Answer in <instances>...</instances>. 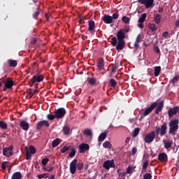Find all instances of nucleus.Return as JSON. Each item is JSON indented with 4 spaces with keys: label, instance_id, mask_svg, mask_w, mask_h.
Returning <instances> with one entry per match:
<instances>
[{
    "label": "nucleus",
    "instance_id": "nucleus-32",
    "mask_svg": "<svg viewBox=\"0 0 179 179\" xmlns=\"http://www.w3.org/2000/svg\"><path fill=\"white\" fill-rule=\"evenodd\" d=\"M147 16H148V14H146V13H143L141 17L138 19V23H143V22L146 20Z\"/></svg>",
    "mask_w": 179,
    "mask_h": 179
},
{
    "label": "nucleus",
    "instance_id": "nucleus-43",
    "mask_svg": "<svg viewBox=\"0 0 179 179\" xmlns=\"http://www.w3.org/2000/svg\"><path fill=\"white\" fill-rule=\"evenodd\" d=\"M134 170H135V168H134L132 166H129L127 169L126 173H127V174H132V173H134Z\"/></svg>",
    "mask_w": 179,
    "mask_h": 179
},
{
    "label": "nucleus",
    "instance_id": "nucleus-12",
    "mask_svg": "<svg viewBox=\"0 0 179 179\" xmlns=\"http://www.w3.org/2000/svg\"><path fill=\"white\" fill-rule=\"evenodd\" d=\"M114 160H107L103 163V167L106 169V170H110V169H113L114 167Z\"/></svg>",
    "mask_w": 179,
    "mask_h": 179
},
{
    "label": "nucleus",
    "instance_id": "nucleus-27",
    "mask_svg": "<svg viewBox=\"0 0 179 179\" xmlns=\"http://www.w3.org/2000/svg\"><path fill=\"white\" fill-rule=\"evenodd\" d=\"M148 29L151 30V31H156V30H157V25H156V24L149 23Z\"/></svg>",
    "mask_w": 179,
    "mask_h": 179
},
{
    "label": "nucleus",
    "instance_id": "nucleus-36",
    "mask_svg": "<svg viewBox=\"0 0 179 179\" xmlns=\"http://www.w3.org/2000/svg\"><path fill=\"white\" fill-rule=\"evenodd\" d=\"M49 177H50V173H47L38 175V176H37V178H38V179H41V178H48Z\"/></svg>",
    "mask_w": 179,
    "mask_h": 179
},
{
    "label": "nucleus",
    "instance_id": "nucleus-28",
    "mask_svg": "<svg viewBox=\"0 0 179 179\" xmlns=\"http://www.w3.org/2000/svg\"><path fill=\"white\" fill-rule=\"evenodd\" d=\"M139 132H141V129L139 127L136 128L131 134L132 138H136L137 135H139Z\"/></svg>",
    "mask_w": 179,
    "mask_h": 179
},
{
    "label": "nucleus",
    "instance_id": "nucleus-61",
    "mask_svg": "<svg viewBox=\"0 0 179 179\" xmlns=\"http://www.w3.org/2000/svg\"><path fill=\"white\" fill-rule=\"evenodd\" d=\"M28 93H29V95L31 96L32 97V96L34 95V92H33V90L31 89H29L27 90Z\"/></svg>",
    "mask_w": 179,
    "mask_h": 179
},
{
    "label": "nucleus",
    "instance_id": "nucleus-24",
    "mask_svg": "<svg viewBox=\"0 0 179 179\" xmlns=\"http://www.w3.org/2000/svg\"><path fill=\"white\" fill-rule=\"evenodd\" d=\"M154 20L156 24H160V22H162V15L156 14L154 15Z\"/></svg>",
    "mask_w": 179,
    "mask_h": 179
},
{
    "label": "nucleus",
    "instance_id": "nucleus-50",
    "mask_svg": "<svg viewBox=\"0 0 179 179\" xmlns=\"http://www.w3.org/2000/svg\"><path fill=\"white\" fill-rule=\"evenodd\" d=\"M75 155H76V151L75 150V149H72L71 152L69 154V156L70 157H75Z\"/></svg>",
    "mask_w": 179,
    "mask_h": 179
},
{
    "label": "nucleus",
    "instance_id": "nucleus-5",
    "mask_svg": "<svg viewBox=\"0 0 179 179\" xmlns=\"http://www.w3.org/2000/svg\"><path fill=\"white\" fill-rule=\"evenodd\" d=\"M138 3L145 6L146 9H149L150 8H153L155 4V0H138Z\"/></svg>",
    "mask_w": 179,
    "mask_h": 179
},
{
    "label": "nucleus",
    "instance_id": "nucleus-40",
    "mask_svg": "<svg viewBox=\"0 0 179 179\" xmlns=\"http://www.w3.org/2000/svg\"><path fill=\"white\" fill-rule=\"evenodd\" d=\"M130 21H131V19L129 17L123 16L122 17V22L125 23V24H128V23H129Z\"/></svg>",
    "mask_w": 179,
    "mask_h": 179
},
{
    "label": "nucleus",
    "instance_id": "nucleus-22",
    "mask_svg": "<svg viewBox=\"0 0 179 179\" xmlns=\"http://www.w3.org/2000/svg\"><path fill=\"white\" fill-rule=\"evenodd\" d=\"M141 41L142 36H141V34H138L134 45V48H139V43H141Z\"/></svg>",
    "mask_w": 179,
    "mask_h": 179
},
{
    "label": "nucleus",
    "instance_id": "nucleus-26",
    "mask_svg": "<svg viewBox=\"0 0 179 179\" xmlns=\"http://www.w3.org/2000/svg\"><path fill=\"white\" fill-rule=\"evenodd\" d=\"M106 138H107V133L103 132L101 133L98 138V141L99 142H103V141H104L106 139Z\"/></svg>",
    "mask_w": 179,
    "mask_h": 179
},
{
    "label": "nucleus",
    "instance_id": "nucleus-15",
    "mask_svg": "<svg viewBox=\"0 0 179 179\" xmlns=\"http://www.w3.org/2000/svg\"><path fill=\"white\" fill-rule=\"evenodd\" d=\"M163 143L165 149H170L173 146V141L171 140L164 139Z\"/></svg>",
    "mask_w": 179,
    "mask_h": 179
},
{
    "label": "nucleus",
    "instance_id": "nucleus-39",
    "mask_svg": "<svg viewBox=\"0 0 179 179\" xmlns=\"http://www.w3.org/2000/svg\"><path fill=\"white\" fill-rule=\"evenodd\" d=\"M117 81H115V80H114V79H110V82H109V85H110V87H115L116 86H117Z\"/></svg>",
    "mask_w": 179,
    "mask_h": 179
},
{
    "label": "nucleus",
    "instance_id": "nucleus-10",
    "mask_svg": "<svg viewBox=\"0 0 179 179\" xmlns=\"http://www.w3.org/2000/svg\"><path fill=\"white\" fill-rule=\"evenodd\" d=\"M158 160L161 162V163H167L169 162V157L166 152H161L158 155Z\"/></svg>",
    "mask_w": 179,
    "mask_h": 179
},
{
    "label": "nucleus",
    "instance_id": "nucleus-54",
    "mask_svg": "<svg viewBox=\"0 0 179 179\" xmlns=\"http://www.w3.org/2000/svg\"><path fill=\"white\" fill-rule=\"evenodd\" d=\"M149 162L148 160H145L143 164V170H146L148 169Z\"/></svg>",
    "mask_w": 179,
    "mask_h": 179
},
{
    "label": "nucleus",
    "instance_id": "nucleus-51",
    "mask_svg": "<svg viewBox=\"0 0 179 179\" xmlns=\"http://www.w3.org/2000/svg\"><path fill=\"white\" fill-rule=\"evenodd\" d=\"M119 17L120 14L118 13H115L113 14L112 20H116V19H118Z\"/></svg>",
    "mask_w": 179,
    "mask_h": 179
},
{
    "label": "nucleus",
    "instance_id": "nucleus-2",
    "mask_svg": "<svg viewBox=\"0 0 179 179\" xmlns=\"http://www.w3.org/2000/svg\"><path fill=\"white\" fill-rule=\"evenodd\" d=\"M0 81L4 84V92H6V90H8V89H12V87H13V83H15V82H13V80H12L10 78L3 77L0 78Z\"/></svg>",
    "mask_w": 179,
    "mask_h": 179
},
{
    "label": "nucleus",
    "instance_id": "nucleus-33",
    "mask_svg": "<svg viewBox=\"0 0 179 179\" xmlns=\"http://www.w3.org/2000/svg\"><path fill=\"white\" fill-rule=\"evenodd\" d=\"M62 131L64 135H68L71 132V128L68 126H64L63 127Z\"/></svg>",
    "mask_w": 179,
    "mask_h": 179
},
{
    "label": "nucleus",
    "instance_id": "nucleus-58",
    "mask_svg": "<svg viewBox=\"0 0 179 179\" xmlns=\"http://www.w3.org/2000/svg\"><path fill=\"white\" fill-rule=\"evenodd\" d=\"M78 19H79V23H80V24L85 23V19H83V15H80L78 17Z\"/></svg>",
    "mask_w": 179,
    "mask_h": 179
},
{
    "label": "nucleus",
    "instance_id": "nucleus-7",
    "mask_svg": "<svg viewBox=\"0 0 179 179\" xmlns=\"http://www.w3.org/2000/svg\"><path fill=\"white\" fill-rule=\"evenodd\" d=\"M44 80V75H35L32 77L31 79V82L32 85H34V83H40V82H43Z\"/></svg>",
    "mask_w": 179,
    "mask_h": 179
},
{
    "label": "nucleus",
    "instance_id": "nucleus-46",
    "mask_svg": "<svg viewBox=\"0 0 179 179\" xmlns=\"http://www.w3.org/2000/svg\"><path fill=\"white\" fill-rule=\"evenodd\" d=\"M0 128H1L2 129H6V128H8V124H6V123H5L4 122L1 121Z\"/></svg>",
    "mask_w": 179,
    "mask_h": 179
},
{
    "label": "nucleus",
    "instance_id": "nucleus-55",
    "mask_svg": "<svg viewBox=\"0 0 179 179\" xmlns=\"http://www.w3.org/2000/svg\"><path fill=\"white\" fill-rule=\"evenodd\" d=\"M143 178L144 179H152V174H150V173H145L143 176Z\"/></svg>",
    "mask_w": 179,
    "mask_h": 179
},
{
    "label": "nucleus",
    "instance_id": "nucleus-64",
    "mask_svg": "<svg viewBox=\"0 0 179 179\" xmlns=\"http://www.w3.org/2000/svg\"><path fill=\"white\" fill-rule=\"evenodd\" d=\"M175 26L177 29H178L179 27V20H176V24H175Z\"/></svg>",
    "mask_w": 179,
    "mask_h": 179
},
{
    "label": "nucleus",
    "instance_id": "nucleus-20",
    "mask_svg": "<svg viewBox=\"0 0 179 179\" xmlns=\"http://www.w3.org/2000/svg\"><path fill=\"white\" fill-rule=\"evenodd\" d=\"M20 125L24 131H27L29 129V122L24 120L21 121Z\"/></svg>",
    "mask_w": 179,
    "mask_h": 179
},
{
    "label": "nucleus",
    "instance_id": "nucleus-48",
    "mask_svg": "<svg viewBox=\"0 0 179 179\" xmlns=\"http://www.w3.org/2000/svg\"><path fill=\"white\" fill-rule=\"evenodd\" d=\"M65 115V113H56L55 117L56 118H62Z\"/></svg>",
    "mask_w": 179,
    "mask_h": 179
},
{
    "label": "nucleus",
    "instance_id": "nucleus-6",
    "mask_svg": "<svg viewBox=\"0 0 179 179\" xmlns=\"http://www.w3.org/2000/svg\"><path fill=\"white\" fill-rule=\"evenodd\" d=\"M166 132H167V124L164 123L161 129L159 127H156V134L159 135L160 134L161 136H163V135H166Z\"/></svg>",
    "mask_w": 179,
    "mask_h": 179
},
{
    "label": "nucleus",
    "instance_id": "nucleus-63",
    "mask_svg": "<svg viewBox=\"0 0 179 179\" xmlns=\"http://www.w3.org/2000/svg\"><path fill=\"white\" fill-rule=\"evenodd\" d=\"M138 152V150L136 149V148H133L131 150V154L132 155H136V153Z\"/></svg>",
    "mask_w": 179,
    "mask_h": 179
},
{
    "label": "nucleus",
    "instance_id": "nucleus-18",
    "mask_svg": "<svg viewBox=\"0 0 179 179\" xmlns=\"http://www.w3.org/2000/svg\"><path fill=\"white\" fill-rule=\"evenodd\" d=\"M96 66L99 71H101V69H104V59L100 58L96 64Z\"/></svg>",
    "mask_w": 179,
    "mask_h": 179
},
{
    "label": "nucleus",
    "instance_id": "nucleus-34",
    "mask_svg": "<svg viewBox=\"0 0 179 179\" xmlns=\"http://www.w3.org/2000/svg\"><path fill=\"white\" fill-rule=\"evenodd\" d=\"M168 113H179V107L175 106L173 108H170L168 110Z\"/></svg>",
    "mask_w": 179,
    "mask_h": 179
},
{
    "label": "nucleus",
    "instance_id": "nucleus-30",
    "mask_svg": "<svg viewBox=\"0 0 179 179\" xmlns=\"http://www.w3.org/2000/svg\"><path fill=\"white\" fill-rule=\"evenodd\" d=\"M61 143V139L56 138L52 142V148H57Z\"/></svg>",
    "mask_w": 179,
    "mask_h": 179
},
{
    "label": "nucleus",
    "instance_id": "nucleus-21",
    "mask_svg": "<svg viewBox=\"0 0 179 179\" xmlns=\"http://www.w3.org/2000/svg\"><path fill=\"white\" fill-rule=\"evenodd\" d=\"M88 31H94V29H96V24H94V21L90 20L88 22Z\"/></svg>",
    "mask_w": 179,
    "mask_h": 179
},
{
    "label": "nucleus",
    "instance_id": "nucleus-17",
    "mask_svg": "<svg viewBox=\"0 0 179 179\" xmlns=\"http://www.w3.org/2000/svg\"><path fill=\"white\" fill-rule=\"evenodd\" d=\"M103 22L106 24H111L113 23V17L109 15H105L103 16Z\"/></svg>",
    "mask_w": 179,
    "mask_h": 179
},
{
    "label": "nucleus",
    "instance_id": "nucleus-37",
    "mask_svg": "<svg viewBox=\"0 0 179 179\" xmlns=\"http://www.w3.org/2000/svg\"><path fill=\"white\" fill-rule=\"evenodd\" d=\"M40 13H41V10L38 9V10H36L34 13L32 14V17H34V19L37 20V19H38V16H40Z\"/></svg>",
    "mask_w": 179,
    "mask_h": 179
},
{
    "label": "nucleus",
    "instance_id": "nucleus-1",
    "mask_svg": "<svg viewBox=\"0 0 179 179\" xmlns=\"http://www.w3.org/2000/svg\"><path fill=\"white\" fill-rule=\"evenodd\" d=\"M155 108V113H161L162 110L164 108V101H155L152 103L150 106L144 110V113H152Z\"/></svg>",
    "mask_w": 179,
    "mask_h": 179
},
{
    "label": "nucleus",
    "instance_id": "nucleus-56",
    "mask_svg": "<svg viewBox=\"0 0 179 179\" xmlns=\"http://www.w3.org/2000/svg\"><path fill=\"white\" fill-rule=\"evenodd\" d=\"M31 155H33V154H31L30 152H28L27 151L26 155H25V156H26V159H27V160H30V159L31 158Z\"/></svg>",
    "mask_w": 179,
    "mask_h": 179
},
{
    "label": "nucleus",
    "instance_id": "nucleus-41",
    "mask_svg": "<svg viewBox=\"0 0 179 179\" xmlns=\"http://www.w3.org/2000/svg\"><path fill=\"white\" fill-rule=\"evenodd\" d=\"M179 80V76H176L173 77V79L170 80V83H172V85H175V83H177Z\"/></svg>",
    "mask_w": 179,
    "mask_h": 179
},
{
    "label": "nucleus",
    "instance_id": "nucleus-45",
    "mask_svg": "<svg viewBox=\"0 0 179 179\" xmlns=\"http://www.w3.org/2000/svg\"><path fill=\"white\" fill-rule=\"evenodd\" d=\"M83 166H84V164L82 162H77L76 164V167H77V169L78 170H82V169H83Z\"/></svg>",
    "mask_w": 179,
    "mask_h": 179
},
{
    "label": "nucleus",
    "instance_id": "nucleus-8",
    "mask_svg": "<svg viewBox=\"0 0 179 179\" xmlns=\"http://www.w3.org/2000/svg\"><path fill=\"white\" fill-rule=\"evenodd\" d=\"M13 145H10L8 148H4L3 149V155L6 156V157H10L13 155Z\"/></svg>",
    "mask_w": 179,
    "mask_h": 179
},
{
    "label": "nucleus",
    "instance_id": "nucleus-29",
    "mask_svg": "<svg viewBox=\"0 0 179 179\" xmlns=\"http://www.w3.org/2000/svg\"><path fill=\"white\" fill-rule=\"evenodd\" d=\"M11 179H22V173L20 172L14 173Z\"/></svg>",
    "mask_w": 179,
    "mask_h": 179
},
{
    "label": "nucleus",
    "instance_id": "nucleus-49",
    "mask_svg": "<svg viewBox=\"0 0 179 179\" xmlns=\"http://www.w3.org/2000/svg\"><path fill=\"white\" fill-rule=\"evenodd\" d=\"M48 162H50V159H48V158H44L42 159L41 164H43V166H47V163H48Z\"/></svg>",
    "mask_w": 179,
    "mask_h": 179
},
{
    "label": "nucleus",
    "instance_id": "nucleus-23",
    "mask_svg": "<svg viewBox=\"0 0 179 179\" xmlns=\"http://www.w3.org/2000/svg\"><path fill=\"white\" fill-rule=\"evenodd\" d=\"M8 64L10 68H16V66H17V62L12 59L8 60Z\"/></svg>",
    "mask_w": 179,
    "mask_h": 179
},
{
    "label": "nucleus",
    "instance_id": "nucleus-16",
    "mask_svg": "<svg viewBox=\"0 0 179 179\" xmlns=\"http://www.w3.org/2000/svg\"><path fill=\"white\" fill-rule=\"evenodd\" d=\"M124 47H125V41H118L117 45H116V50L117 51H121V50H124Z\"/></svg>",
    "mask_w": 179,
    "mask_h": 179
},
{
    "label": "nucleus",
    "instance_id": "nucleus-9",
    "mask_svg": "<svg viewBox=\"0 0 179 179\" xmlns=\"http://www.w3.org/2000/svg\"><path fill=\"white\" fill-rule=\"evenodd\" d=\"M79 153H86L89 149H90V146L87 143H81L78 146Z\"/></svg>",
    "mask_w": 179,
    "mask_h": 179
},
{
    "label": "nucleus",
    "instance_id": "nucleus-52",
    "mask_svg": "<svg viewBox=\"0 0 179 179\" xmlns=\"http://www.w3.org/2000/svg\"><path fill=\"white\" fill-rule=\"evenodd\" d=\"M55 113H66V110H65V108H59L58 109H57Z\"/></svg>",
    "mask_w": 179,
    "mask_h": 179
},
{
    "label": "nucleus",
    "instance_id": "nucleus-11",
    "mask_svg": "<svg viewBox=\"0 0 179 179\" xmlns=\"http://www.w3.org/2000/svg\"><path fill=\"white\" fill-rule=\"evenodd\" d=\"M78 163V159H73L71 164H70V172L71 173V174H74L75 173H76V164Z\"/></svg>",
    "mask_w": 179,
    "mask_h": 179
},
{
    "label": "nucleus",
    "instance_id": "nucleus-3",
    "mask_svg": "<svg viewBox=\"0 0 179 179\" xmlns=\"http://www.w3.org/2000/svg\"><path fill=\"white\" fill-rule=\"evenodd\" d=\"M178 119L171 120L169 123V131L172 135H176V132H177V130L178 129Z\"/></svg>",
    "mask_w": 179,
    "mask_h": 179
},
{
    "label": "nucleus",
    "instance_id": "nucleus-14",
    "mask_svg": "<svg viewBox=\"0 0 179 179\" xmlns=\"http://www.w3.org/2000/svg\"><path fill=\"white\" fill-rule=\"evenodd\" d=\"M43 127H50V123H48V121L42 120L38 123V124H37L38 129H41V128H43Z\"/></svg>",
    "mask_w": 179,
    "mask_h": 179
},
{
    "label": "nucleus",
    "instance_id": "nucleus-25",
    "mask_svg": "<svg viewBox=\"0 0 179 179\" xmlns=\"http://www.w3.org/2000/svg\"><path fill=\"white\" fill-rule=\"evenodd\" d=\"M154 71H155V76L157 77L160 75V73L162 72V67L160 66H155L154 67Z\"/></svg>",
    "mask_w": 179,
    "mask_h": 179
},
{
    "label": "nucleus",
    "instance_id": "nucleus-42",
    "mask_svg": "<svg viewBox=\"0 0 179 179\" xmlns=\"http://www.w3.org/2000/svg\"><path fill=\"white\" fill-rule=\"evenodd\" d=\"M84 135H86L87 136H92L93 133L92 132V130L87 129L84 131Z\"/></svg>",
    "mask_w": 179,
    "mask_h": 179
},
{
    "label": "nucleus",
    "instance_id": "nucleus-62",
    "mask_svg": "<svg viewBox=\"0 0 179 179\" xmlns=\"http://www.w3.org/2000/svg\"><path fill=\"white\" fill-rule=\"evenodd\" d=\"M162 36L164 37V38H167V37H169V31L164 32Z\"/></svg>",
    "mask_w": 179,
    "mask_h": 179
},
{
    "label": "nucleus",
    "instance_id": "nucleus-47",
    "mask_svg": "<svg viewBox=\"0 0 179 179\" xmlns=\"http://www.w3.org/2000/svg\"><path fill=\"white\" fill-rule=\"evenodd\" d=\"M117 37L114 36L113 38H112V42H111V44L113 47H115V45H117Z\"/></svg>",
    "mask_w": 179,
    "mask_h": 179
},
{
    "label": "nucleus",
    "instance_id": "nucleus-44",
    "mask_svg": "<svg viewBox=\"0 0 179 179\" xmlns=\"http://www.w3.org/2000/svg\"><path fill=\"white\" fill-rule=\"evenodd\" d=\"M69 149H71L70 146H66L65 145L64 147H63L61 150L60 152L61 153H65V152H68V150H69Z\"/></svg>",
    "mask_w": 179,
    "mask_h": 179
},
{
    "label": "nucleus",
    "instance_id": "nucleus-60",
    "mask_svg": "<svg viewBox=\"0 0 179 179\" xmlns=\"http://www.w3.org/2000/svg\"><path fill=\"white\" fill-rule=\"evenodd\" d=\"M117 69H118V66H113L112 68V73H115L117 72Z\"/></svg>",
    "mask_w": 179,
    "mask_h": 179
},
{
    "label": "nucleus",
    "instance_id": "nucleus-57",
    "mask_svg": "<svg viewBox=\"0 0 179 179\" xmlns=\"http://www.w3.org/2000/svg\"><path fill=\"white\" fill-rule=\"evenodd\" d=\"M154 51L156 54H160V48H159V46H155Z\"/></svg>",
    "mask_w": 179,
    "mask_h": 179
},
{
    "label": "nucleus",
    "instance_id": "nucleus-19",
    "mask_svg": "<svg viewBox=\"0 0 179 179\" xmlns=\"http://www.w3.org/2000/svg\"><path fill=\"white\" fill-rule=\"evenodd\" d=\"M117 38L118 41H124L125 34L122 31L120 30L117 34Z\"/></svg>",
    "mask_w": 179,
    "mask_h": 179
},
{
    "label": "nucleus",
    "instance_id": "nucleus-38",
    "mask_svg": "<svg viewBox=\"0 0 179 179\" xmlns=\"http://www.w3.org/2000/svg\"><path fill=\"white\" fill-rule=\"evenodd\" d=\"M9 166H10V162H3L1 164V169L3 170H5L6 169V167H9Z\"/></svg>",
    "mask_w": 179,
    "mask_h": 179
},
{
    "label": "nucleus",
    "instance_id": "nucleus-35",
    "mask_svg": "<svg viewBox=\"0 0 179 179\" xmlns=\"http://www.w3.org/2000/svg\"><path fill=\"white\" fill-rule=\"evenodd\" d=\"M27 152H28V153H30L31 155H34V153H36V148H34V146L30 145L27 149Z\"/></svg>",
    "mask_w": 179,
    "mask_h": 179
},
{
    "label": "nucleus",
    "instance_id": "nucleus-59",
    "mask_svg": "<svg viewBox=\"0 0 179 179\" xmlns=\"http://www.w3.org/2000/svg\"><path fill=\"white\" fill-rule=\"evenodd\" d=\"M121 31H122L124 34L125 33H129V27H126L122 29H120Z\"/></svg>",
    "mask_w": 179,
    "mask_h": 179
},
{
    "label": "nucleus",
    "instance_id": "nucleus-31",
    "mask_svg": "<svg viewBox=\"0 0 179 179\" xmlns=\"http://www.w3.org/2000/svg\"><path fill=\"white\" fill-rule=\"evenodd\" d=\"M113 145H111V143H110V141H106L103 143V147L105 149H111Z\"/></svg>",
    "mask_w": 179,
    "mask_h": 179
},
{
    "label": "nucleus",
    "instance_id": "nucleus-13",
    "mask_svg": "<svg viewBox=\"0 0 179 179\" xmlns=\"http://www.w3.org/2000/svg\"><path fill=\"white\" fill-rule=\"evenodd\" d=\"M87 82L91 86H96V85H97V79L94 77H87Z\"/></svg>",
    "mask_w": 179,
    "mask_h": 179
},
{
    "label": "nucleus",
    "instance_id": "nucleus-4",
    "mask_svg": "<svg viewBox=\"0 0 179 179\" xmlns=\"http://www.w3.org/2000/svg\"><path fill=\"white\" fill-rule=\"evenodd\" d=\"M156 138V132L155 131H150V133L145 134L144 136V141L145 143H152L155 138Z\"/></svg>",
    "mask_w": 179,
    "mask_h": 179
},
{
    "label": "nucleus",
    "instance_id": "nucleus-53",
    "mask_svg": "<svg viewBox=\"0 0 179 179\" xmlns=\"http://www.w3.org/2000/svg\"><path fill=\"white\" fill-rule=\"evenodd\" d=\"M48 119L50 120V121H52L55 118H56L55 115H52V114H48L47 116Z\"/></svg>",
    "mask_w": 179,
    "mask_h": 179
}]
</instances>
